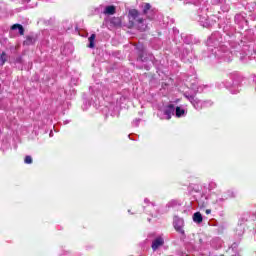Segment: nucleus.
Masks as SVG:
<instances>
[{
    "instance_id": "nucleus-13",
    "label": "nucleus",
    "mask_w": 256,
    "mask_h": 256,
    "mask_svg": "<svg viewBox=\"0 0 256 256\" xmlns=\"http://www.w3.org/2000/svg\"><path fill=\"white\" fill-rule=\"evenodd\" d=\"M192 219L194 223H197V225H201V223H203V215H201V212H195Z\"/></svg>"
},
{
    "instance_id": "nucleus-31",
    "label": "nucleus",
    "mask_w": 256,
    "mask_h": 256,
    "mask_svg": "<svg viewBox=\"0 0 256 256\" xmlns=\"http://www.w3.org/2000/svg\"><path fill=\"white\" fill-rule=\"evenodd\" d=\"M237 247H239V244L238 243H233L232 246H231L232 251L237 249Z\"/></svg>"
},
{
    "instance_id": "nucleus-23",
    "label": "nucleus",
    "mask_w": 256,
    "mask_h": 256,
    "mask_svg": "<svg viewBox=\"0 0 256 256\" xmlns=\"http://www.w3.org/2000/svg\"><path fill=\"white\" fill-rule=\"evenodd\" d=\"M119 105H120L119 102H117V104L113 107L114 112L111 113L112 117H115L116 115H119Z\"/></svg>"
},
{
    "instance_id": "nucleus-39",
    "label": "nucleus",
    "mask_w": 256,
    "mask_h": 256,
    "mask_svg": "<svg viewBox=\"0 0 256 256\" xmlns=\"http://www.w3.org/2000/svg\"><path fill=\"white\" fill-rule=\"evenodd\" d=\"M50 137H53V132L52 131L50 132Z\"/></svg>"
},
{
    "instance_id": "nucleus-36",
    "label": "nucleus",
    "mask_w": 256,
    "mask_h": 256,
    "mask_svg": "<svg viewBox=\"0 0 256 256\" xmlns=\"http://www.w3.org/2000/svg\"><path fill=\"white\" fill-rule=\"evenodd\" d=\"M64 255H71L70 251H66V253Z\"/></svg>"
},
{
    "instance_id": "nucleus-35",
    "label": "nucleus",
    "mask_w": 256,
    "mask_h": 256,
    "mask_svg": "<svg viewBox=\"0 0 256 256\" xmlns=\"http://www.w3.org/2000/svg\"><path fill=\"white\" fill-rule=\"evenodd\" d=\"M239 18H241V16L240 15H236L235 16V21H237V19H239Z\"/></svg>"
},
{
    "instance_id": "nucleus-24",
    "label": "nucleus",
    "mask_w": 256,
    "mask_h": 256,
    "mask_svg": "<svg viewBox=\"0 0 256 256\" xmlns=\"http://www.w3.org/2000/svg\"><path fill=\"white\" fill-rule=\"evenodd\" d=\"M24 163H26V165H31V163H33V158L31 156H26Z\"/></svg>"
},
{
    "instance_id": "nucleus-37",
    "label": "nucleus",
    "mask_w": 256,
    "mask_h": 256,
    "mask_svg": "<svg viewBox=\"0 0 256 256\" xmlns=\"http://www.w3.org/2000/svg\"><path fill=\"white\" fill-rule=\"evenodd\" d=\"M24 1V3H29V1H31V0H23Z\"/></svg>"
},
{
    "instance_id": "nucleus-3",
    "label": "nucleus",
    "mask_w": 256,
    "mask_h": 256,
    "mask_svg": "<svg viewBox=\"0 0 256 256\" xmlns=\"http://www.w3.org/2000/svg\"><path fill=\"white\" fill-rule=\"evenodd\" d=\"M227 89H230L232 95L239 93V85H241V76L237 72H233L228 76L224 83Z\"/></svg>"
},
{
    "instance_id": "nucleus-33",
    "label": "nucleus",
    "mask_w": 256,
    "mask_h": 256,
    "mask_svg": "<svg viewBox=\"0 0 256 256\" xmlns=\"http://www.w3.org/2000/svg\"><path fill=\"white\" fill-rule=\"evenodd\" d=\"M192 89H193V91H194L195 93H199V92H200V91H199V88L195 89V86H193Z\"/></svg>"
},
{
    "instance_id": "nucleus-15",
    "label": "nucleus",
    "mask_w": 256,
    "mask_h": 256,
    "mask_svg": "<svg viewBox=\"0 0 256 256\" xmlns=\"http://www.w3.org/2000/svg\"><path fill=\"white\" fill-rule=\"evenodd\" d=\"M198 17V21L200 25H202V27H209V19L207 18V16L198 15Z\"/></svg>"
},
{
    "instance_id": "nucleus-17",
    "label": "nucleus",
    "mask_w": 256,
    "mask_h": 256,
    "mask_svg": "<svg viewBox=\"0 0 256 256\" xmlns=\"http://www.w3.org/2000/svg\"><path fill=\"white\" fill-rule=\"evenodd\" d=\"M105 15H115V6H107L104 10Z\"/></svg>"
},
{
    "instance_id": "nucleus-6",
    "label": "nucleus",
    "mask_w": 256,
    "mask_h": 256,
    "mask_svg": "<svg viewBox=\"0 0 256 256\" xmlns=\"http://www.w3.org/2000/svg\"><path fill=\"white\" fill-rule=\"evenodd\" d=\"M184 97L190 101V103L193 105L194 109H197L200 111V109L204 108L203 100H199L194 95H190L189 93H184Z\"/></svg>"
},
{
    "instance_id": "nucleus-30",
    "label": "nucleus",
    "mask_w": 256,
    "mask_h": 256,
    "mask_svg": "<svg viewBox=\"0 0 256 256\" xmlns=\"http://www.w3.org/2000/svg\"><path fill=\"white\" fill-rule=\"evenodd\" d=\"M15 63H23V58L21 56L16 57Z\"/></svg>"
},
{
    "instance_id": "nucleus-7",
    "label": "nucleus",
    "mask_w": 256,
    "mask_h": 256,
    "mask_svg": "<svg viewBox=\"0 0 256 256\" xmlns=\"http://www.w3.org/2000/svg\"><path fill=\"white\" fill-rule=\"evenodd\" d=\"M142 13L150 21H153V19H155V10L152 9L151 4H149V3H143L142 4Z\"/></svg>"
},
{
    "instance_id": "nucleus-12",
    "label": "nucleus",
    "mask_w": 256,
    "mask_h": 256,
    "mask_svg": "<svg viewBox=\"0 0 256 256\" xmlns=\"http://www.w3.org/2000/svg\"><path fill=\"white\" fill-rule=\"evenodd\" d=\"M174 115L178 118L185 117V115H187V110L181 106H177L174 108Z\"/></svg>"
},
{
    "instance_id": "nucleus-21",
    "label": "nucleus",
    "mask_w": 256,
    "mask_h": 256,
    "mask_svg": "<svg viewBox=\"0 0 256 256\" xmlns=\"http://www.w3.org/2000/svg\"><path fill=\"white\" fill-rule=\"evenodd\" d=\"M34 43H35V39H33V37L31 36H28L24 41V45H33Z\"/></svg>"
},
{
    "instance_id": "nucleus-14",
    "label": "nucleus",
    "mask_w": 256,
    "mask_h": 256,
    "mask_svg": "<svg viewBox=\"0 0 256 256\" xmlns=\"http://www.w3.org/2000/svg\"><path fill=\"white\" fill-rule=\"evenodd\" d=\"M12 31H17L19 32L20 35H24L25 33V28H23V25L21 24H14L11 26Z\"/></svg>"
},
{
    "instance_id": "nucleus-27",
    "label": "nucleus",
    "mask_w": 256,
    "mask_h": 256,
    "mask_svg": "<svg viewBox=\"0 0 256 256\" xmlns=\"http://www.w3.org/2000/svg\"><path fill=\"white\" fill-rule=\"evenodd\" d=\"M143 55H144V52L143 51L140 52L139 57H138V61H142V62L147 61V58H144Z\"/></svg>"
},
{
    "instance_id": "nucleus-40",
    "label": "nucleus",
    "mask_w": 256,
    "mask_h": 256,
    "mask_svg": "<svg viewBox=\"0 0 256 256\" xmlns=\"http://www.w3.org/2000/svg\"><path fill=\"white\" fill-rule=\"evenodd\" d=\"M231 38V36H227V39H230Z\"/></svg>"
},
{
    "instance_id": "nucleus-32",
    "label": "nucleus",
    "mask_w": 256,
    "mask_h": 256,
    "mask_svg": "<svg viewBox=\"0 0 256 256\" xmlns=\"http://www.w3.org/2000/svg\"><path fill=\"white\" fill-rule=\"evenodd\" d=\"M205 213H206V215H211V209H206Z\"/></svg>"
},
{
    "instance_id": "nucleus-1",
    "label": "nucleus",
    "mask_w": 256,
    "mask_h": 256,
    "mask_svg": "<svg viewBox=\"0 0 256 256\" xmlns=\"http://www.w3.org/2000/svg\"><path fill=\"white\" fill-rule=\"evenodd\" d=\"M192 189L194 193H197L196 201L198 202V205H200V207H207L210 201H212V203H215V200H213V198L215 197V194H211V191H213L214 189H217V182L210 181L208 183V186L194 185Z\"/></svg>"
},
{
    "instance_id": "nucleus-29",
    "label": "nucleus",
    "mask_w": 256,
    "mask_h": 256,
    "mask_svg": "<svg viewBox=\"0 0 256 256\" xmlns=\"http://www.w3.org/2000/svg\"><path fill=\"white\" fill-rule=\"evenodd\" d=\"M215 241H217L218 247H221V245H223V240L222 239L216 238V239L213 240V243H215Z\"/></svg>"
},
{
    "instance_id": "nucleus-25",
    "label": "nucleus",
    "mask_w": 256,
    "mask_h": 256,
    "mask_svg": "<svg viewBox=\"0 0 256 256\" xmlns=\"http://www.w3.org/2000/svg\"><path fill=\"white\" fill-rule=\"evenodd\" d=\"M204 108L205 107H213V101L211 100H205L203 101Z\"/></svg>"
},
{
    "instance_id": "nucleus-18",
    "label": "nucleus",
    "mask_w": 256,
    "mask_h": 256,
    "mask_svg": "<svg viewBox=\"0 0 256 256\" xmlns=\"http://www.w3.org/2000/svg\"><path fill=\"white\" fill-rule=\"evenodd\" d=\"M95 34H91V36L88 38L89 41V49H93V47H95Z\"/></svg>"
},
{
    "instance_id": "nucleus-16",
    "label": "nucleus",
    "mask_w": 256,
    "mask_h": 256,
    "mask_svg": "<svg viewBox=\"0 0 256 256\" xmlns=\"http://www.w3.org/2000/svg\"><path fill=\"white\" fill-rule=\"evenodd\" d=\"M181 38H182L183 42H184L186 45H191V44H193V36L187 35V34H182V35H181Z\"/></svg>"
},
{
    "instance_id": "nucleus-20",
    "label": "nucleus",
    "mask_w": 256,
    "mask_h": 256,
    "mask_svg": "<svg viewBox=\"0 0 256 256\" xmlns=\"http://www.w3.org/2000/svg\"><path fill=\"white\" fill-rule=\"evenodd\" d=\"M7 61V53L2 52L0 55V65H5V62Z\"/></svg>"
},
{
    "instance_id": "nucleus-10",
    "label": "nucleus",
    "mask_w": 256,
    "mask_h": 256,
    "mask_svg": "<svg viewBox=\"0 0 256 256\" xmlns=\"http://www.w3.org/2000/svg\"><path fill=\"white\" fill-rule=\"evenodd\" d=\"M233 197H235V192H233L232 190H228L226 193L223 194L221 198H217L215 200V203H223V201H226V199H231Z\"/></svg>"
},
{
    "instance_id": "nucleus-41",
    "label": "nucleus",
    "mask_w": 256,
    "mask_h": 256,
    "mask_svg": "<svg viewBox=\"0 0 256 256\" xmlns=\"http://www.w3.org/2000/svg\"><path fill=\"white\" fill-rule=\"evenodd\" d=\"M0 135H1V129H0Z\"/></svg>"
},
{
    "instance_id": "nucleus-26",
    "label": "nucleus",
    "mask_w": 256,
    "mask_h": 256,
    "mask_svg": "<svg viewBox=\"0 0 256 256\" xmlns=\"http://www.w3.org/2000/svg\"><path fill=\"white\" fill-rule=\"evenodd\" d=\"M202 1L203 0H190L188 1V3H192V5H201Z\"/></svg>"
},
{
    "instance_id": "nucleus-19",
    "label": "nucleus",
    "mask_w": 256,
    "mask_h": 256,
    "mask_svg": "<svg viewBox=\"0 0 256 256\" xmlns=\"http://www.w3.org/2000/svg\"><path fill=\"white\" fill-rule=\"evenodd\" d=\"M177 205H179V201L178 200H170L166 207H168L169 209L173 208V207H177Z\"/></svg>"
},
{
    "instance_id": "nucleus-38",
    "label": "nucleus",
    "mask_w": 256,
    "mask_h": 256,
    "mask_svg": "<svg viewBox=\"0 0 256 256\" xmlns=\"http://www.w3.org/2000/svg\"><path fill=\"white\" fill-rule=\"evenodd\" d=\"M253 81L256 83V75L254 76Z\"/></svg>"
},
{
    "instance_id": "nucleus-4",
    "label": "nucleus",
    "mask_w": 256,
    "mask_h": 256,
    "mask_svg": "<svg viewBox=\"0 0 256 256\" xmlns=\"http://www.w3.org/2000/svg\"><path fill=\"white\" fill-rule=\"evenodd\" d=\"M173 115H175V105L173 104H169L168 106L164 107L163 110L158 112V117L160 119H166L167 121H169Z\"/></svg>"
},
{
    "instance_id": "nucleus-2",
    "label": "nucleus",
    "mask_w": 256,
    "mask_h": 256,
    "mask_svg": "<svg viewBox=\"0 0 256 256\" xmlns=\"http://www.w3.org/2000/svg\"><path fill=\"white\" fill-rule=\"evenodd\" d=\"M128 19L130 25L136 27L138 31H147V20L143 18V14L139 13L136 9H131L128 12Z\"/></svg>"
},
{
    "instance_id": "nucleus-28",
    "label": "nucleus",
    "mask_w": 256,
    "mask_h": 256,
    "mask_svg": "<svg viewBox=\"0 0 256 256\" xmlns=\"http://www.w3.org/2000/svg\"><path fill=\"white\" fill-rule=\"evenodd\" d=\"M139 123H141V119L137 118L132 122V125L134 127H139Z\"/></svg>"
},
{
    "instance_id": "nucleus-22",
    "label": "nucleus",
    "mask_w": 256,
    "mask_h": 256,
    "mask_svg": "<svg viewBox=\"0 0 256 256\" xmlns=\"http://www.w3.org/2000/svg\"><path fill=\"white\" fill-rule=\"evenodd\" d=\"M112 25H115V27H121V19L119 18H113L111 20Z\"/></svg>"
},
{
    "instance_id": "nucleus-34",
    "label": "nucleus",
    "mask_w": 256,
    "mask_h": 256,
    "mask_svg": "<svg viewBox=\"0 0 256 256\" xmlns=\"http://www.w3.org/2000/svg\"><path fill=\"white\" fill-rule=\"evenodd\" d=\"M239 229L241 230V232L238 233V235H243V226H239Z\"/></svg>"
},
{
    "instance_id": "nucleus-9",
    "label": "nucleus",
    "mask_w": 256,
    "mask_h": 256,
    "mask_svg": "<svg viewBox=\"0 0 256 256\" xmlns=\"http://www.w3.org/2000/svg\"><path fill=\"white\" fill-rule=\"evenodd\" d=\"M164 243H165V239H163V237H161V236L154 239L152 241L153 251H157V249H159V247H163Z\"/></svg>"
},
{
    "instance_id": "nucleus-8",
    "label": "nucleus",
    "mask_w": 256,
    "mask_h": 256,
    "mask_svg": "<svg viewBox=\"0 0 256 256\" xmlns=\"http://www.w3.org/2000/svg\"><path fill=\"white\" fill-rule=\"evenodd\" d=\"M144 204L145 205L143 206V209L145 213H149L150 215H153V211H155V207H157V204L149 200V198L144 199Z\"/></svg>"
},
{
    "instance_id": "nucleus-5",
    "label": "nucleus",
    "mask_w": 256,
    "mask_h": 256,
    "mask_svg": "<svg viewBox=\"0 0 256 256\" xmlns=\"http://www.w3.org/2000/svg\"><path fill=\"white\" fill-rule=\"evenodd\" d=\"M173 227L177 233L185 237V220L179 216H174Z\"/></svg>"
},
{
    "instance_id": "nucleus-11",
    "label": "nucleus",
    "mask_w": 256,
    "mask_h": 256,
    "mask_svg": "<svg viewBox=\"0 0 256 256\" xmlns=\"http://www.w3.org/2000/svg\"><path fill=\"white\" fill-rule=\"evenodd\" d=\"M181 59H183V61H193V53L185 48L181 53Z\"/></svg>"
}]
</instances>
